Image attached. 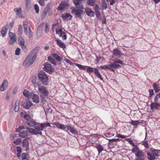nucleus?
I'll return each instance as SVG.
<instances>
[{
    "label": "nucleus",
    "instance_id": "bf43d9fd",
    "mask_svg": "<svg viewBox=\"0 0 160 160\" xmlns=\"http://www.w3.org/2000/svg\"><path fill=\"white\" fill-rule=\"evenodd\" d=\"M114 134L112 133L111 132H107L106 134V136L107 137H110L112 136H113Z\"/></svg>",
    "mask_w": 160,
    "mask_h": 160
},
{
    "label": "nucleus",
    "instance_id": "864d4df0",
    "mask_svg": "<svg viewBox=\"0 0 160 160\" xmlns=\"http://www.w3.org/2000/svg\"><path fill=\"white\" fill-rule=\"evenodd\" d=\"M142 143L143 145L146 148H149L148 144L147 141H144L142 142Z\"/></svg>",
    "mask_w": 160,
    "mask_h": 160
},
{
    "label": "nucleus",
    "instance_id": "9d476101",
    "mask_svg": "<svg viewBox=\"0 0 160 160\" xmlns=\"http://www.w3.org/2000/svg\"><path fill=\"white\" fill-rule=\"evenodd\" d=\"M40 49V47L39 46H37L34 48L32 51L29 53L28 55L32 57L33 58H35L36 59L37 54L38 52V51Z\"/></svg>",
    "mask_w": 160,
    "mask_h": 160
},
{
    "label": "nucleus",
    "instance_id": "e433bc0d",
    "mask_svg": "<svg viewBox=\"0 0 160 160\" xmlns=\"http://www.w3.org/2000/svg\"><path fill=\"white\" fill-rule=\"evenodd\" d=\"M17 155L18 158H19L20 157L21 153L22 152L21 147L19 146H17Z\"/></svg>",
    "mask_w": 160,
    "mask_h": 160
},
{
    "label": "nucleus",
    "instance_id": "423d86ee",
    "mask_svg": "<svg viewBox=\"0 0 160 160\" xmlns=\"http://www.w3.org/2000/svg\"><path fill=\"white\" fill-rule=\"evenodd\" d=\"M118 64H120L122 65L124 64L123 62L122 61L120 60H117L113 63H111L110 64H109V66L112 67L113 69L118 68L119 67H121V66Z\"/></svg>",
    "mask_w": 160,
    "mask_h": 160
},
{
    "label": "nucleus",
    "instance_id": "ddd939ff",
    "mask_svg": "<svg viewBox=\"0 0 160 160\" xmlns=\"http://www.w3.org/2000/svg\"><path fill=\"white\" fill-rule=\"evenodd\" d=\"M68 3L67 2L64 1H62L58 7V9L62 10L64 9L66 7L68 6Z\"/></svg>",
    "mask_w": 160,
    "mask_h": 160
},
{
    "label": "nucleus",
    "instance_id": "4468645a",
    "mask_svg": "<svg viewBox=\"0 0 160 160\" xmlns=\"http://www.w3.org/2000/svg\"><path fill=\"white\" fill-rule=\"evenodd\" d=\"M9 36L10 38V40L9 42V44H13L16 41L15 33L10 32Z\"/></svg>",
    "mask_w": 160,
    "mask_h": 160
},
{
    "label": "nucleus",
    "instance_id": "bb28decb",
    "mask_svg": "<svg viewBox=\"0 0 160 160\" xmlns=\"http://www.w3.org/2000/svg\"><path fill=\"white\" fill-rule=\"evenodd\" d=\"M23 94L25 97H27L28 98L32 97V93L29 92L27 90L24 89L23 92Z\"/></svg>",
    "mask_w": 160,
    "mask_h": 160
},
{
    "label": "nucleus",
    "instance_id": "3c124183",
    "mask_svg": "<svg viewBox=\"0 0 160 160\" xmlns=\"http://www.w3.org/2000/svg\"><path fill=\"white\" fill-rule=\"evenodd\" d=\"M49 26L48 23H46L45 24V31L46 33H47L48 32L49 29Z\"/></svg>",
    "mask_w": 160,
    "mask_h": 160
},
{
    "label": "nucleus",
    "instance_id": "f257e3e1",
    "mask_svg": "<svg viewBox=\"0 0 160 160\" xmlns=\"http://www.w3.org/2000/svg\"><path fill=\"white\" fill-rule=\"evenodd\" d=\"M126 140L131 145L134 146V147L131 150L132 152L134 153L135 156L137 157L134 160H145L143 152L142 150H139L137 145H135L131 138H126Z\"/></svg>",
    "mask_w": 160,
    "mask_h": 160
},
{
    "label": "nucleus",
    "instance_id": "7ed1b4c3",
    "mask_svg": "<svg viewBox=\"0 0 160 160\" xmlns=\"http://www.w3.org/2000/svg\"><path fill=\"white\" fill-rule=\"evenodd\" d=\"M39 80L42 84L47 85L48 84V77L43 71H40L38 74Z\"/></svg>",
    "mask_w": 160,
    "mask_h": 160
},
{
    "label": "nucleus",
    "instance_id": "f03ea898",
    "mask_svg": "<svg viewBox=\"0 0 160 160\" xmlns=\"http://www.w3.org/2000/svg\"><path fill=\"white\" fill-rule=\"evenodd\" d=\"M28 132L32 134L37 135L38 134L42 135V131L43 130V123H37L34 126V128L27 127Z\"/></svg>",
    "mask_w": 160,
    "mask_h": 160
},
{
    "label": "nucleus",
    "instance_id": "393cba45",
    "mask_svg": "<svg viewBox=\"0 0 160 160\" xmlns=\"http://www.w3.org/2000/svg\"><path fill=\"white\" fill-rule=\"evenodd\" d=\"M27 128V130L26 131H22L20 132L19 133V135L20 137L22 138H25L26 136H27L28 134V130Z\"/></svg>",
    "mask_w": 160,
    "mask_h": 160
},
{
    "label": "nucleus",
    "instance_id": "4c0bfd02",
    "mask_svg": "<svg viewBox=\"0 0 160 160\" xmlns=\"http://www.w3.org/2000/svg\"><path fill=\"white\" fill-rule=\"evenodd\" d=\"M96 68H93L90 66L87 67V72L89 73H92L95 72V69Z\"/></svg>",
    "mask_w": 160,
    "mask_h": 160
},
{
    "label": "nucleus",
    "instance_id": "49530a36",
    "mask_svg": "<svg viewBox=\"0 0 160 160\" xmlns=\"http://www.w3.org/2000/svg\"><path fill=\"white\" fill-rule=\"evenodd\" d=\"M95 0H88V4L91 6H93L94 4Z\"/></svg>",
    "mask_w": 160,
    "mask_h": 160
},
{
    "label": "nucleus",
    "instance_id": "6e6d98bb",
    "mask_svg": "<svg viewBox=\"0 0 160 160\" xmlns=\"http://www.w3.org/2000/svg\"><path fill=\"white\" fill-rule=\"evenodd\" d=\"M20 51L21 49L19 48H17L15 50V54L16 55H19Z\"/></svg>",
    "mask_w": 160,
    "mask_h": 160
},
{
    "label": "nucleus",
    "instance_id": "2eb2a0df",
    "mask_svg": "<svg viewBox=\"0 0 160 160\" xmlns=\"http://www.w3.org/2000/svg\"><path fill=\"white\" fill-rule=\"evenodd\" d=\"M49 5L48 4L47 5L45 8H44V11L42 13L41 16V18L42 19H44L46 18L47 13L49 11Z\"/></svg>",
    "mask_w": 160,
    "mask_h": 160
},
{
    "label": "nucleus",
    "instance_id": "b1692460",
    "mask_svg": "<svg viewBox=\"0 0 160 160\" xmlns=\"http://www.w3.org/2000/svg\"><path fill=\"white\" fill-rule=\"evenodd\" d=\"M14 11L17 12V15L18 16L22 17V10L21 8H15L14 9Z\"/></svg>",
    "mask_w": 160,
    "mask_h": 160
},
{
    "label": "nucleus",
    "instance_id": "c03bdc74",
    "mask_svg": "<svg viewBox=\"0 0 160 160\" xmlns=\"http://www.w3.org/2000/svg\"><path fill=\"white\" fill-rule=\"evenodd\" d=\"M32 32L31 30L30 27H29L28 38L30 40L32 39Z\"/></svg>",
    "mask_w": 160,
    "mask_h": 160
},
{
    "label": "nucleus",
    "instance_id": "a18cd8bd",
    "mask_svg": "<svg viewBox=\"0 0 160 160\" xmlns=\"http://www.w3.org/2000/svg\"><path fill=\"white\" fill-rule=\"evenodd\" d=\"M56 33L58 34H60L63 35L64 33V32L61 29H58L57 28L56 29Z\"/></svg>",
    "mask_w": 160,
    "mask_h": 160
},
{
    "label": "nucleus",
    "instance_id": "09e8293b",
    "mask_svg": "<svg viewBox=\"0 0 160 160\" xmlns=\"http://www.w3.org/2000/svg\"><path fill=\"white\" fill-rule=\"evenodd\" d=\"M28 22L27 21H25L23 22V26L24 27V29L25 28H29V26H28Z\"/></svg>",
    "mask_w": 160,
    "mask_h": 160
},
{
    "label": "nucleus",
    "instance_id": "5701e85b",
    "mask_svg": "<svg viewBox=\"0 0 160 160\" xmlns=\"http://www.w3.org/2000/svg\"><path fill=\"white\" fill-rule=\"evenodd\" d=\"M8 84V82L6 80H5L3 81L2 85L0 88V90L1 91H3L7 87Z\"/></svg>",
    "mask_w": 160,
    "mask_h": 160
},
{
    "label": "nucleus",
    "instance_id": "de8ad7c7",
    "mask_svg": "<svg viewBox=\"0 0 160 160\" xmlns=\"http://www.w3.org/2000/svg\"><path fill=\"white\" fill-rule=\"evenodd\" d=\"M107 1L109 2L111 5H113L116 2L117 0H107Z\"/></svg>",
    "mask_w": 160,
    "mask_h": 160
},
{
    "label": "nucleus",
    "instance_id": "6e6552de",
    "mask_svg": "<svg viewBox=\"0 0 160 160\" xmlns=\"http://www.w3.org/2000/svg\"><path fill=\"white\" fill-rule=\"evenodd\" d=\"M44 70L49 73H51L54 71V68L49 62H47L44 64Z\"/></svg>",
    "mask_w": 160,
    "mask_h": 160
},
{
    "label": "nucleus",
    "instance_id": "473e14b6",
    "mask_svg": "<svg viewBox=\"0 0 160 160\" xmlns=\"http://www.w3.org/2000/svg\"><path fill=\"white\" fill-rule=\"evenodd\" d=\"M96 148L98 150V154H100L102 151L104 150V149L103 148V147L100 144L98 145Z\"/></svg>",
    "mask_w": 160,
    "mask_h": 160
},
{
    "label": "nucleus",
    "instance_id": "20e7f679",
    "mask_svg": "<svg viewBox=\"0 0 160 160\" xmlns=\"http://www.w3.org/2000/svg\"><path fill=\"white\" fill-rule=\"evenodd\" d=\"M55 59L59 62H61L62 60L60 57L57 54L55 53H52L51 56L48 57V59L50 62L56 65H57V62Z\"/></svg>",
    "mask_w": 160,
    "mask_h": 160
},
{
    "label": "nucleus",
    "instance_id": "4d7b16f0",
    "mask_svg": "<svg viewBox=\"0 0 160 160\" xmlns=\"http://www.w3.org/2000/svg\"><path fill=\"white\" fill-rule=\"evenodd\" d=\"M149 97L151 98L154 94L153 90L152 89H150L149 90Z\"/></svg>",
    "mask_w": 160,
    "mask_h": 160
},
{
    "label": "nucleus",
    "instance_id": "f3484780",
    "mask_svg": "<svg viewBox=\"0 0 160 160\" xmlns=\"http://www.w3.org/2000/svg\"><path fill=\"white\" fill-rule=\"evenodd\" d=\"M61 17L64 20H70L72 18V16L68 13H65L62 15Z\"/></svg>",
    "mask_w": 160,
    "mask_h": 160
},
{
    "label": "nucleus",
    "instance_id": "2f4dec72",
    "mask_svg": "<svg viewBox=\"0 0 160 160\" xmlns=\"http://www.w3.org/2000/svg\"><path fill=\"white\" fill-rule=\"evenodd\" d=\"M84 0H73V2L77 7H79L78 6L82 4V2Z\"/></svg>",
    "mask_w": 160,
    "mask_h": 160
},
{
    "label": "nucleus",
    "instance_id": "79ce46f5",
    "mask_svg": "<svg viewBox=\"0 0 160 160\" xmlns=\"http://www.w3.org/2000/svg\"><path fill=\"white\" fill-rule=\"evenodd\" d=\"M76 65L77 66L78 68H79L80 69H82L84 70H85L86 66H83L82 65L79 64L78 63H76Z\"/></svg>",
    "mask_w": 160,
    "mask_h": 160
},
{
    "label": "nucleus",
    "instance_id": "1a4fd4ad",
    "mask_svg": "<svg viewBox=\"0 0 160 160\" xmlns=\"http://www.w3.org/2000/svg\"><path fill=\"white\" fill-rule=\"evenodd\" d=\"M83 11L80 9H73L71 11L72 13L74 14L79 18H81V15L83 12Z\"/></svg>",
    "mask_w": 160,
    "mask_h": 160
},
{
    "label": "nucleus",
    "instance_id": "cd10ccee",
    "mask_svg": "<svg viewBox=\"0 0 160 160\" xmlns=\"http://www.w3.org/2000/svg\"><path fill=\"white\" fill-rule=\"evenodd\" d=\"M113 52L114 55L119 57L122 55L121 51L117 49H113Z\"/></svg>",
    "mask_w": 160,
    "mask_h": 160
},
{
    "label": "nucleus",
    "instance_id": "c756f323",
    "mask_svg": "<svg viewBox=\"0 0 160 160\" xmlns=\"http://www.w3.org/2000/svg\"><path fill=\"white\" fill-rule=\"evenodd\" d=\"M86 12L88 16L91 17L93 16L94 14V12L90 9H86Z\"/></svg>",
    "mask_w": 160,
    "mask_h": 160
},
{
    "label": "nucleus",
    "instance_id": "dca6fc26",
    "mask_svg": "<svg viewBox=\"0 0 160 160\" xmlns=\"http://www.w3.org/2000/svg\"><path fill=\"white\" fill-rule=\"evenodd\" d=\"M160 107V104L157 102H152L150 105V108L151 110L154 109L158 110Z\"/></svg>",
    "mask_w": 160,
    "mask_h": 160
},
{
    "label": "nucleus",
    "instance_id": "c85d7f7f",
    "mask_svg": "<svg viewBox=\"0 0 160 160\" xmlns=\"http://www.w3.org/2000/svg\"><path fill=\"white\" fill-rule=\"evenodd\" d=\"M56 41L57 43V44L61 48H66V47L65 45L60 40H59L58 39H56Z\"/></svg>",
    "mask_w": 160,
    "mask_h": 160
},
{
    "label": "nucleus",
    "instance_id": "37998d69",
    "mask_svg": "<svg viewBox=\"0 0 160 160\" xmlns=\"http://www.w3.org/2000/svg\"><path fill=\"white\" fill-rule=\"evenodd\" d=\"M131 123L134 126H138L140 124V122L139 121H133L132 120L131 122Z\"/></svg>",
    "mask_w": 160,
    "mask_h": 160
},
{
    "label": "nucleus",
    "instance_id": "13d9d810",
    "mask_svg": "<svg viewBox=\"0 0 160 160\" xmlns=\"http://www.w3.org/2000/svg\"><path fill=\"white\" fill-rule=\"evenodd\" d=\"M21 142V140L20 138L18 139L16 141H14V143L16 145L19 144Z\"/></svg>",
    "mask_w": 160,
    "mask_h": 160
},
{
    "label": "nucleus",
    "instance_id": "a19ab883",
    "mask_svg": "<svg viewBox=\"0 0 160 160\" xmlns=\"http://www.w3.org/2000/svg\"><path fill=\"white\" fill-rule=\"evenodd\" d=\"M147 155L148 156V160H154V159H156L155 157H154L151 155L150 152H147Z\"/></svg>",
    "mask_w": 160,
    "mask_h": 160
},
{
    "label": "nucleus",
    "instance_id": "a878e982",
    "mask_svg": "<svg viewBox=\"0 0 160 160\" xmlns=\"http://www.w3.org/2000/svg\"><path fill=\"white\" fill-rule=\"evenodd\" d=\"M32 99L33 101L34 102L38 103L39 102V97L37 94H33L32 95Z\"/></svg>",
    "mask_w": 160,
    "mask_h": 160
},
{
    "label": "nucleus",
    "instance_id": "aec40b11",
    "mask_svg": "<svg viewBox=\"0 0 160 160\" xmlns=\"http://www.w3.org/2000/svg\"><path fill=\"white\" fill-rule=\"evenodd\" d=\"M26 123L28 126L31 127H33L35 126L37 122L31 119L27 121Z\"/></svg>",
    "mask_w": 160,
    "mask_h": 160
},
{
    "label": "nucleus",
    "instance_id": "412c9836",
    "mask_svg": "<svg viewBox=\"0 0 160 160\" xmlns=\"http://www.w3.org/2000/svg\"><path fill=\"white\" fill-rule=\"evenodd\" d=\"M45 23L44 22H42L41 23L40 25L38 26L37 28V35L38 34L39 35H40V33L42 32V31L44 26Z\"/></svg>",
    "mask_w": 160,
    "mask_h": 160
},
{
    "label": "nucleus",
    "instance_id": "72a5a7b5",
    "mask_svg": "<svg viewBox=\"0 0 160 160\" xmlns=\"http://www.w3.org/2000/svg\"><path fill=\"white\" fill-rule=\"evenodd\" d=\"M8 31V28L6 26L2 27L1 30V33L3 36L5 35Z\"/></svg>",
    "mask_w": 160,
    "mask_h": 160
},
{
    "label": "nucleus",
    "instance_id": "7c9ffc66",
    "mask_svg": "<svg viewBox=\"0 0 160 160\" xmlns=\"http://www.w3.org/2000/svg\"><path fill=\"white\" fill-rule=\"evenodd\" d=\"M100 68L102 69H109L111 71H112L113 72H115V69H113L112 67H110L109 66V64L108 66L107 65H103V66H101L100 67Z\"/></svg>",
    "mask_w": 160,
    "mask_h": 160
},
{
    "label": "nucleus",
    "instance_id": "39448f33",
    "mask_svg": "<svg viewBox=\"0 0 160 160\" xmlns=\"http://www.w3.org/2000/svg\"><path fill=\"white\" fill-rule=\"evenodd\" d=\"M35 60V58L28 55L25 60L23 65L24 66L29 67L32 64Z\"/></svg>",
    "mask_w": 160,
    "mask_h": 160
},
{
    "label": "nucleus",
    "instance_id": "8fccbe9b",
    "mask_svg": "<svg viewBox=\"0 0 160 160\" xmlns=\"http://www.w3.org/2000/svg\"><path fill=\"white\" fill-rule=\"evenodd\" d=\"M160 98V94L159 93L158 94L156 95V96L155 97V98L154 99V101L155 102H158V98Z\"/></svg>",
    "mask_w": 160,
    "mask_h": 160
},
{
    "label": "nucleus",
    "instance_id": "69168bd1",
    "mask_svg": "<svg viewBox=\"0 0 160 160\" xmlns=\"http://www.w3.org/2000/svg\"><path fill=\"white\" fill-rule=\"evenodd\" d=\"M25 3H26V6L27 8H28V7L29 6V3L30 2V0H25Z\"/></svg>",
    "mask_w": 160,
    "mask_h": 160
},
{
    "label": "nucleus",
    "instance_id": "58836bf2",
    "mask_svg": "<svg viewBox=\"0 0 160 160\" xmlns=\"http://www.w3.org/2000/svg\"><path fill=\"white\" fill-rule=\"evenodd\" d=\"M22 28L21 24L19 25L18 30V33L19 35L21 36L22 33Z\"/></svg>",
    "mask_w": 160,
    "mask_h": 160
},
{
    "label": "nucleus",
    "instance_id": "052dcab7",
    "mask_svg": "<svg viewBox=\"0 0 160 160\" xmlns=\"http://www.w3.org/2000/svg\"><path fill=\"white\" fill-rule=\"evenodd\" d=\"M95 12L96 15L97 16V17L99 19H100V18H101V16L100 15V12L99 11Z\"/></svg>",
    "mask_w": 160,
    "mask_h": 160
},
{
    "label": "nucleus",
    "instance_id": "680f3d73",
    "mask_svg": "<svg viewBox=\"0 0 160 160\" xmlns=\"http://www.w3.org/2000/svg\"><path fill=\"white\" fill-rule=\"evenodd\" d=\"M43 128L48 127H50L51 125L49 122H47L45 123H43Z\"/></svg>",
    "mask_w": 160,
    "mask_h": 160
},
{
    "label": "nucleus",
    "instance_id": "774afa93",
    "mask_svg": "<svg viewBox=\"0 0 160 160\" xmlns=\"http://www.w3.org/2000/svg\"><path fill=\"white\" fill-rule=\"evenodd\" d=\"M94 9L95 11H99L100 8H99V6L98 4H96L94 7Z\"/></svg>",
    "mask_w": 160,
    "mask_h": 160
},
{
    "label": "nucleus",
    "instance_id": "f8f14e48",
    "mask_svg": "<svg viewBox=\"0 0 160 160\" xmlns=\"http://www.w3.org/2000/svg\"><path fill=\"white\" fill-rule=\"evenodd\" d=\"M151 155L154 157H158L159 156V153H160V150H157L153 148H151L150 149Z\"/></svg>",
    "mask_w": 160,
    "mask_h": 160
},
{
    "label": "nucleus",
    "instance_id": "6ab92c4d",
    "mask_svg": "<svg viewBox=\"0 0 160 160\" xmlns=\"http://www.w3.org/2000/svg\"><path fill=\"white\" fill-rule=\"evenodd\" d=\"M54 124L58 128L62 130H64L66 128H67V127L68 126L66 125H65L63 124H60L58 122L54 123Z\"/></svg>",
    "mask_w": 160,
    "mask_h": 160
},
{
    "label": "nucleus",
    "instance_id": "5fc2aeb1",
    "mask_svg": "<svg viewBox=\"0 0 160 160\" xmlns=\"http://www.w3.org/2000/svg\"><path fill=\"white\" fill-rule=\"evenodd\" d=\"M102 4L103 9H106L107 8V4L106 2H103L102 3Z\"/></svg>",
    "mask_w": 160,
    "mask_h": 160
},
{
    "label": "nucleus",
    "instance_id": "0eeeda50",
    "mask_svg": "<svg viewBox=\"0 0 160 160\" xmlns=\"http://www.w3.org/2000/svg\"><path fill=\"white\" fill-rule=\"evenodd\" d=\"M38 91L41 96L43 95L46 97L48 96L49 92L44 87L38 85Z\"/></svg>",
    "mask_w": 160,
    "mask_h": 160
},
{
    "label": "nucleus",
    "instance_id": "9b49d317",
    "mask_svg": "<svg viewBox=\"0 0 160 160\" xmlns=\"http://www.w3.org/2000/svg\"><path fill=\"white\" fill-rule=\"evenodd\" d=\"M32 105V103L29 100H27L26 102H23L22 103V106L23 108L27 110L29 109Z\"/></svg>",
    "mask_w": 160,
    "mask_h": 160
},
{
    "label": "nucleus",
    "instance_id": "c9c22d12",
    "mask_svg": "<svg viewBox=\"0 0 160 160\" xmlns=\"http://www.w3.org/2000/svg\"><path fill=\"white\" fill-rule=\"evenodd\" d=\"M94 73L98 78H100L101 80H103L97 68L95 69Z\"/></svg>",
    "mask_w": 160,
    "mask_h": 160
},
{
    "label": "nucleus",
    "instance_id": "0e129e2a",
    "mask_svg": "<svg viewBox=\"0 0 160 160\" xmlns=\"http://www.w3.org/2000/svg\"><path fill=\"white\" fill-rule=\"evenodd\" d=\"M39 2L41 6H43L45 5L44 0H40L39 1Z\"/></svg>",
    "mask_w": 160,
    "mask_h": 160
},
{
    "label": "nucleus",
    "instance_id": "4be33fe9",
    "mask_svg": "<svg viewBox=\"0 0 160 160\" xmlns=\"http://www.w3.org/2000/svg\"><path fill=\"white\" fill-rule=\"evenodd\" d=\"M67 127V128L68 130H69L71 132L75 135L78 134V132L73 128L71 127L69 125H68Z\"/></svg>",
    "mask_w": 160,
    "mask_h": 160
},
{
    "label": "nucleus",
    "instance_id": "e2e57ef3",
    "mask_svg": "<svg viewBox=\"0 0 160 160\" xmlns=\"http://www.w3.org/2000/svg\"><path fill=\"white\" fill-rule=\"evenodd\" d=\"M60 36L62 37V39L64 40H66L67 39V35L64 32L63 35H61Z\"/></svg>",
    "mask_w": 160,
    "mask_h": 160
},
{
    "label": "nucleus",
    "instance_id": "603ef678",
    "mask_svg": "<svg viewBox=\"0 0 160 160\" xmlns=\"http://www.w3.org/2000/svg\"><path fill=\"white\" fill-rule=\"evenodd\" d=\"M34 9L36 10V12L37 13H38L39 12V8L38 5L37 4H36L34 5Z\"/></svg>",
    "mask_w": 160,
    "mask_h": 160
},
{
    "label": "nucleus",
    "instance_id": "f704fd0d",
    "mask_svg": "<svg viewBox=\"0 0 160 160\" xmlns=\"http://www.w3.org/2000/svg\"><path fill=\"white\" fill-rule=\"evenodd\" d=\"M153 87L155 92H157L160 91V87L159 85H157L156 83H154L153 85Z\"/></svg>",
    "mask_w": 160,
    "mask_h": 160
},
{
    "label": "nucleus",
    "instance_id": "ea45409f",
    "mask_svg": "<svg viewBox=\"0 0 160 160\" xmlns=\"http://www.w3.org/2000/svg\"><path fill=\"white\" fill-rule=\"evenodd\" d=\"M18 42L20 45L25 44L24 39L22 37H19L18 38Z\"/></svg>",
    "mask_w": 160,
    "mask_h": 160
},
{
    "label": "nucleus",
    "instance_id": "338daca9",
    "mask_svg": "<svg viewBox=\"0 0 160 160\" xmlns=\"http://www.w3.org/2000/svg\"><path fill=\"white\" fill-rule=\"evenodd\" d=\"M117 137L118 138H124L126 137V136L122 135L120 134H118L117 135Z\"/></svg>",
    "mask_w": 160,
    "mask_h": 160
},
{
    "label": "nucleus",
    "instance_id": "a211bd4d",
    "mask_svg": "<svg viewBox=\"0 0 160 160\" xmlns=\"http://www.w3.org/2000/svg\"><path fill=\"white\" fill-rule=\"evenodd\" d=\"M29 138L28 137L25 138L23 141L22 142V145L23 147H26V149L28 150L29 149V142L28 141Z\"/></svg>",
    "mask_w": 160,
    "mask_h": 160
}]
</instances>
